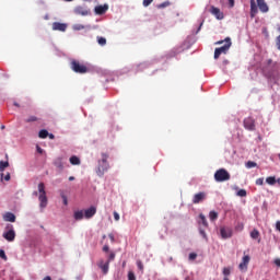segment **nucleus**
Returning a JSON list of instances; mask_svg holds the SVG:
<instances>
[{
  "instance_id": "obj_1",
  "label": "nucleus",
  "mask_w": 280,
  "mask_h": 280,
  "mask_svg": "<svg viewBox=\"0 0 280 280\" xmlns=\"http://www.w3.org/2000/svg\"><path fill=\"white\" fill-rule=\"evenodd\" d=\"M102 159L98 160V166L96 170L97 176H104L106 172H108V168L110 165L108 164V153H102L101 154Z\"/></svg>"
},
{
  "instance_id": "obj_2",
  "label": "nucleus",
  "mask_w": 280,
  "mask_h": 280,
  "mask_svg": "<svg viewBox=\"0 0 280 280\" xmlns=\"http://www.w3.org/2000/svg\"><path fill=\"white\" fill-rule=\"evenodd\" d=\"M214 180L217 183H226V180H231V173H229V171L225 168H219L214 173Z\"/></svg>"
},
{
  "instance_id": "obj_3",
  "label": "nucleus",
  "mask_w": 280,
  "mask_h": 280,
  "mask_svg": "<svg viewBox=\"0 0 280 280\" xmlns=\"http://www.w3.org/2000/svg\"><path fill=\"white\" fill-rule=\"evenodd\" d=\"M70 69H72L74 73H89V68L75 59L70 60Z\"/></svg>"
},
{
  "instance_id": "obj_4",
  "label": "nucleus",
  "mask_w": 280,
  "mask_h": 280,
  "mask_svg": "<svg viewBox=\"0 0 280 280\" xmlns=\"http://www.w3.org/2000/svg\"><path fill=\"white\" fill-rule=\"evenodd\" d=\"M38 191H39V207L40 209H45L47 207V191H45V183L38 184Z\"/></svg>"
},
{
  "instance_id": "obj_5",
  "label": "nucleus",
  "mask_w": 280,
  "mask_h": 280,
  "mask_svg": "<svg viewBox=\"0 0 280 280\" xmlns=\"http://www.w3.org/2000/svg\"><path fill=\"white\" fill-rule=\"evenodd\" d=\"M7 232L2 234V237L7 240V242H14L16 237V232H14V226L12 224L7 225Z\"/></svg>"
},
{
  "instance_id": "obj_6",
  "label": "nucleus",
  "mask_w": 280,
  "mask_h": 280,
  "mask_svg": "<svg viewBox=\"0 0 280 280\" xmlns=\"http://www.w3.org/2000/svg\"><path fill=\"white\" fill-rule=\"evenodd\" d=\"M223 43H225L223 46L217 48L220 50L221 54H228L229 49H231V38L226 37L224 40H219L215 43V45H222Z\"/></svg>"
},
{
  "instance_id": "obj_7",
  "label": "nucleus",
  "mask_w": 280,
  "mask_h": 280,
  "mask_svg": "<svg viewBox=\"0 0 280 280\" xmlns=\"http://www.w3.org/2000/svg\"><path fill=\"white\" fill-rule=\"evenodd\" d=\"M210 13L218 19V21H222L224 19V13L218 7H211Z\"/></svg>"
},
{
  "instance_id": "obj_8",
  "label": "nucleus",
  "mask_w": 280,
  "mask_h": 280,
  "mask_svg": "<svg viewBox=\"0 0 280 280\" xmlns=\"http://www.w3.org/2000/svg\"><path fill=\"white\" fill-rule=\"evenodd\" d=\"M206 199H207V192L205 191L198 192L192 198V205H200V202H202V200H206Z\"/></svg>"
},
{
  "instance_id": "obj_9",
  "label": "nucleus",
  "mask_w": 280,
  "mask_h": 280,
  "mask_svg": "<svg viewBox=\"0 0 280 280\" xmlns=\"http://www.w3.org/2000/svg\"><path fill=\"white\" fill-rule=\"evenodd\" d=\"M243 124L246 130H250V131L255 130V120L253 119V117L245 118Z\"/></svg>"
},
{
  "instance_id": "obj_10",
  "label": "nucleus",
  "mask_w": 280,
  "mask_h": 280,
  "mask_svg": "<svg viewBox=\"0 0 280 280\" xmlns=\"http://www.w3.org/2000/svg\"><path fill=\"white\" fill-rule=\"evenodd\" d=\"M220 233L223 240H229V237H233V230L231 228H221Z\"/></svg>"
},
{
  "instance_id": "obj_11",
  "label": "nucleus",
  "mask_w": 280,
  "mask_h": 280,
  "mask_svg": "<svg viewBox=\"0 0 280 280\" xmlns=\"http://www.w3.org/2000/svg\"><path fill=\"white\" fill-rule=\"evenodd\" d=\"M95 213H97V208L94 206H91L89 209L84 210V218L86 220H91V218H93Z\"/></svg>"
},
{
  "instance_id": "obj_12",
  "label": "nucleus",
  "mask_w": 280,
  "mask_h": 280,
  "mask_svg": "<svg viewBox=\"0 0 280 280\" xmlns=\"http://www.w3.org/2000/svg\"><path fill=\"white\" fill-rule=\"evenodd\" d=\"M52 30L55 32H67V24L60 23V22H55V23H52Z\"/></svg>"
},
{
  "instance_id": "obj_13",
  "label": "nucleus",
  "mask_w": 280,
  "mask_h": 280,
  "mask_svg": "<svg viewBox=\"0 0 280 280\" xmlns=\"http://www.w3.org/2000/svg\"><path fill=\"white\" fill-rule=\"evenodd\" d=\"M63 160L65 158L59 156V158H56L54 161L55 167H57V170H60V172L65 170V162H62Z\"/></svg>"
},
{
  "instance_id": "obj_14",
  "label": "nucleus",
  "mask_w": 280,
  "mask_h": 280,
  "mask_svg": "<svg viewBox=\"0 0 280 280\" xmlns=\"http://www.w3.org/2000/svg\"><path fill=\"white\" fill-rule=\"evenodd\" d=\"M248 264H250V256L246 255L243 257L242 262L238 265L240 270H247Z\"/></svg>"
},
{
  "instance_id": "obj_15",
  "label": "nucleus",
  "mask_w": 280,
  "mask_h": 280,
  "mask_svg": "<svg viewBox=\"0 0 280 280\" xmlns=\"http://www.w3.org/2000/svg\"><path fill=\"white\" fill-rule=\"evenodd\" d=\"M94 12L98 15L106 14L108 12V4L95 7Z\"/></svg>"
},
{
  "instance_id": "obj_16",
  "label": "nucleus",
  "mask_w": 280,
  "mask_h": 280,
  "mask_svg": "<svg viewBox=\"0 0 280 280\" xmlns=\"http://www.w3.org/2000/svg\"><path fill=\"white\" fill-rule=\"evenodd\" d=\"M109 266H110V262L108 261L104 262V260H100L98 262V268H101L103 275H108Z\"/></svg>"
},
{
  "instance_id": "obj_17",
  "label": "nucleus",
  "mask_w": 280,
  "mask_h": 280,
  "mask_svg": "<svg viewBox=\"0 0 280 280\" xmlns=\"http://www.w3.org/2000/svg\"><path fill=\"white\" fill-rule=\"evenodd\" d=\"M256 1L260 12L262 13L268 12L269 8H268V4L266 3V0H256Z\"/></svg>"
},
{
  "instance_id": "obj_18",
  "label": "nucleus",
  "mask_w": 280,
  "mask_h": 280,
  "mask_svg": "<svg viewBox=\"0 0 280 280\" xmlns=\"http://www.w3.org/2000/svg\"><path fill=\"white\" fill-rule=\"evenodd\" d=\"M74 13L79 14L80 16H89L90 12L84 7H77L74 9Z\"/></svg>"
},
{
  "instance_id": "obj_19",
  "label": "nucleus",
  "mask_w": 280,
  "mask_h": 280,
  "mask_svg": "<svg viewBox=\"0 0 280 280\" xmlns=\"http://www.w3.org/2000/svg\"><path fill=\"white\" fill-rule=\"evenodd\" d=\"M257 2H255V0H250V16L252 19H255V16H257Z\"/></svg>"
},
{
  "instance_id": "obj_20",
  "label": "nucleus",
  "mask_w": 280,
  "mask_h": 280,
  "mask_svg": "<svg viewBox=\"0 0 280 280\" xmlns=\"http://www.w3.org/2000/svg\"><path fill=\"white\" fill-rule=\"evenodd\" d=\"M3 220H4V222H16V215H14V213H12V212H7L3 215Z\"/></svg>"
},
{
  "instance_id": "obj_21",
  "label": "nucleus",
  "mask_w": 280,
  "mask_h": 280,
  "mask_svg": "<svg viewBox=\"0 0 280 280\" xmlns=\"http://www.w3.org/2000/svg\"><path fill=\"white\" fill-rule=\"evenodd\" d=\"M252 240H258V243L261 242V238H259V231L257 229H254L250 232Z\"/></svg>"
},
{
  "instance_id": "obj_22",
  "label": "nucleus",
  "mask_w": 280,
  "mask_h": 280,
  "mask_svg": "<svg viewBox=\"0 0 280 280\" xmlns=\"http://www.w3.org/2000/svg\"><path fill=\"white\" fill-rule=\"evenodd\" d=\"M199 224H202V226L207 229V226H209V223L207 222V218L205 217V214H199Z\"/></svg>"
},
{
  "instance_id": "obj_23",
  "label": "nucleus",
  "mask_w": 280,
  "mask_h": 280,
  "mask_svg": "<svg viewBox=\"0 0 280 280\" xmlns=\"http://www.w3.org/2000/svg\"><path fill=\"white\" fill-rule=\"evenodd\" d=\"M39 139H47L49 137V131L47 129H42L38 133Z\"/></svg>"
},
{
  "instance_id": "obj_24",
  "label": "nucleus",
  "mask_w": 280,
  "mask_h": 280,
  "mask_svg": "<svg viewBox=\"0 0 280 280\" xmlns=\"http://www.w3.org/2000/svg\"><path fill=\"white\" fill-rule=\"evenodd\" d=\"M84 219V211L79 210L74 212V220H83Z\"/></svg>"
},
{
  "instance_id": "obj_25",
  "label": "nucleus",
  "mask_w": 280,
  "mask_h": 280,
  "mask_svg": "<svg viewBox=\"0 0 280 280\" xmlns=\"http://www.w3.org/2000/svg\"><path fill=\"white\" fill-rule=\"evenodd\" d=\"M70 163H71V165H80V163H81L80 158L72 155L70 158Z\"/></svg>"
},
{
  "instance_id": "obj_26",
  "label": "nucleus",
  "mask_w": 280,
  "mask_h": 280,
  "mask_svg": "<svg viewBox=\"0 0 280 280\" xmlns=\"http://www.w3.org/2000/svg\"><path fill=\"white\" fill-rule=\"evenodd\" d=\"M266 184L267 185H276L277 184V178L275 176H269L266 178Z\"/></svg>"
},
{
  "instance_id": "obj_27",
  "label": "nucleus",
  "mask_w": 280,
  "mask_h": 280,
  "mask_svg": "<svg viewBox=\"0 0 280 280\" xmlns=\"http://www.w3.org/2000/svg\"><path fill=\"white\" fill-rule=\"evenodd\" d=\"M97 43L101 45V47H104L106 45V37L97 36Z\"/></svg>"
},
{
  "instance_id": "obj_28",
  "label": "nucleus",
  "mask_w": 280,
  "mask_h": 280,
  "mask_svg": "<svg viewBox=\"0 0 280 280\" xmlns=\"http://www.w3.org/2000/svg\"><path fill=\"white\" fill-rule=\"evenodd\" d=\"M5 167H10V163L0 161V172H4Z\"/></svg>"
},
{
  "instance_id": "obj_29",
  "label": "nucleus",
  "mask_w": 280,
  "mask_h": 280,
  "mask_svg": "<svg viewBox=\"0 0 280 280\" xmlns=\"http://www.w3.org/2000/svg\"><path fill=\"white\" fill-rule=\"evenodd\" d=\"M245 166L247 170H253V167H257V162L248 161Z\"/></svg>"
},
{
  "instance_id": "obj_30",
  "label": "nucleus",
  "mask_w": 280,
  "mask_h": 280,
  "mask_svg": "<svg viewBox=\"0 0 280 280\" xmlns=\"http://www.w3.org/2000/svg\"><path fill=\"white\" fill-rule=\"evenodd\" d=\"M236 196H238L240 198H246V196H247L246 189H240L236 192Z\"/></svg>"
},
{
  "instance_id": "obj_31",
  "label": "nucleus",
  "mask_w": 280,
  "mask_h": 280,
  "mask_svg": "<svg viewBox=\"0 0 280 280\" xmlns=\"http://www.w3.org/2000/svg\"><path fill=\"white\" fill-rule=\"evenodd\" d=\"M209 218H210V220H211L212 222L215 221V220H218V212H215V211H210Z\"/></svg>"
},
{
  "instance_id": "obj_32",
  "label": "nucleus",
  "mask_w": 280,
  "mask_h": 280,
  "mask_svg": "<svg viewBox=\"0 0 280 280\" xmlns=\"http://www.w3.org/2000/svg\"><path fill=\"white\" fill-rule=\"evenodd\" d=\"M32 121H38V117H36V116H30V117L26 119V124H32Z\"/></svg>"
},
{
  "instance_id": "obj_33",
  "label": "nucleus",
  "mask_w": 280,
  "mask_h": 280,
  "mask_svg": "<svg viewBox=\"0 0 280 280\" xmlns=\"http://www.w3.org/2000/svg\"><path fill=\"white\" fill-rule=\"evenodd\" d=\"M107 261L108 264H110V261H115V252L109 253Z\"/></svg>"
},
{
  "instance_id": "obj_34",
  "label": "nucleus",
  "mask_w": 280,
  "mask_h": 280,
  "mask_svg": "<svg viewBox=\"0 0 280 280\" xmlns=\"http://www.w3.org/2000/svg\"><path fill=\"white\" fill-rule=\"evenodd\" d=\"M222 54L218 48L214 49V60H218V58H220V56H222Z\"/></svg>"
},
{
  "instance_id": "obj_35",
  "label": "nucleus",
  "mask_w": 280,
  "mask_h": 280,
  "mask_svg": "<svg viewBox=\"0 0 280 280\" xmlns=\"http://www.w3.org/2000/svg\"><path fill=\"white\" fill-rule=\"evenodd\" d=\"M222 54L218 48L214 49V60H218V58H220V56H222Z\"/></svg>"
},
{
  "instance_id": "obj_36",
  "label": "nucleus",
  "mask_w": 280,
  "mask_h": 280,
  "mask_svg": "<svg viewBox=\"0 0 280 280\" xmlns=\"http://www.w3.org/2000/svg\"><path fill=\"white\" fill-rule=\"evenodd\" d=\"M0 258L4 261H8V256L5 255V252L3 249H0Z\"/></svg>"
},
{
  "instance_id": "obj_37",
  "label": "nucleus",
  "mask_w": 280,
  "mask_h": 280,
  "mask_svg": "<svg viewBox=\"0 0 280 280\" xmlns=\"http://www.w3.org/2000/svg\"><path fill=\"white\" fill-rule=\"evenodd\" d=\"M223 275L224 277L229 278V275H231V269L229 267L223 268Z\"/></svg>"
},
{
  "instance_id": "obj_38",
  "label": "nucleus",
  "mask_w": 280,
  "mask_h": 280,
  "mask_svg": "<svg viewBox=\"0 0 280 280\" xmlns=\"http://www.w3.org/2000/svg\"><path fill=\"white\" fill-rule=\"evenodd\" d=\"M197 257H198V254H196V253H190L189 256H188V259H189L190 261H194Z\"/></svg>"
},
{
  "instance_id": "obj_39",
  "label": "nucleus",
  "mask_w": 280,
  "mask_h": 280,
  "mask_svg": "<svg viewBox=\"0 0 280 280\" xmlns=\"http://www.w3.org/2000/svg\"><path fill=\"white\" fill-rule=\"evenodd\" d=\"M128 280H137V277L135 276V272H132V271L128 272Z\"/></svg>"
},
{
  "instance_id": "obj_40",
  "label": "nucleus",
  "mask_w": 280,
  "mask_h": 280,
  "mask_svg": "<svg viewBox=\"0 0 280 280\" xmlns=\"http://www.w3.org/2000/svg\"><path fill=\"white\" fill-rule=\"evenodd\" d=\"M61 198L63 200V205L67 207V205H69V200L67 199V195H65L63 192H61Z\"/></svg>"
},
{
  "instance_id": "obj_41",
  "label": "nucleus",
  "mask_w": 280,
  "mask_h": 280,
  "mask_svg": "<svg viewBox=\"0 0 280 280\" xmlns=\"http://www.w3.org/2000/svg\"><path fill=\"white\" fill-rule=\"evenodd\" d=\"M73 30H75L77 32H80V30H84V25H82V24H75V25L73 26Z\"/></svg>"
},
{
  "instance_id": "obj_42",
  "label": "nucleus",
  "mask_w": 280,
  "mask_h": 280,
  "mask_svg": "<svg viewBox=\"0 0 280 280\" xmlns=\"http://www.w3.org/2000/svg\"><path fill=\"white\" fill-rule=\"evenodd\" d=\"M137 266L141 272H143V262L141 260H137Z\"/></svg>"
},
{
  "instance_id": "obj_43",
  "label": "nucleus",
  "mask_w": 280,
  "mask_h": 280,
  "mask_svg": "<svg viewBox=\"0 0 280 280\" xmlns=\"http://www.w3.org/2000/svg\"><path fill=\"white\" fill-rule=\"evenodd\" d=\"M152 1H154V0H143L142 5L144 8H148L152 3Z\"/></svg>"
},
{
  "instance_id": "obj_44",
  "label": "nucleus",
  "mask_w": 280,
  "mask_h": 280,
  "mask_svg": "<svg viewBox=\"0 0 280 280\" xmlns=\"http://www.w3.org/2000/svg\"><path fill=\"white\" fill-rule=\"evenodd\" d=\"M167 5H170V2H163V3H161V4H158V8L161 10V9H163V8H167Z\"/></svg>"
},
{
  "instance_id": "obj_45",
  "label": "nucleus",
  "mask_w": 280,
  "mask_h": 280,
  "mask_svg": "<svg viewBox=\"0 0 280 280\" xmlns=\"http://www.w3.org/2000/svg\"><path fill=\"white\" fill-rule=\"evenodd\" d=\"M199 233L203 237V240H207V232H205V230L200 229Z\"/></svg>"
},
{
  "instance_id": "obj_46",
  "label": "nucleus",
  "mask_w": 280,
  "mask_h": 280,
  "mask_svg": "<svg viewBox=\"0 0 280 280\" xmlns=\"http://www.w3.org/2000/svg\"><path fill=\"white\" fill-rule=\"evenodd\" d=\"M256 185H259V186L264 185V177L256 179Z\"/></svg>"
},
{
  "instance_id": "obj_47",
  "label": "nucleus",
  "mask_w": 280,
  "mask_h": 280,
  "mask_svg": "<svg viewBox=\"0 0 280 280\" xmlns=\"http://www.w3.org/2000/svg\"><path fill=\"white\" fill-rule=\"evenodd\" d=\"M276 45H277V49H279L280 51V35L277 37Z\"/></svg>"
},
{
  "instance_id": "obj_48",
  "label": "nucleus",
  "mask_w": 280,
  "mask_h": 280,
  "mask_svg": "<svg viewBox=\"0 0 280 280\" xmlns=\"http://www.w3.org/2000/svg\"><path fill=\"white\" fill-rule=\"evenodd\" d=\"M114 219L116 222H119V213H117V211L114 212Z\"/></svg>"
},
{
  "instance_id": "obj_49",
  "label": "nucleus",
  "mask_w": 280,
  "mask_h": 280,
  "mask_svg": "<svg viewBox=\"0 0 280 280\" xmlns=\"http://www.w3.org/2000/svg\"><path fill=\"white\" fill-rule=\"evenodd\" d=\"M108 250H110V247H108V245H104L103 253H108Z\"/></svg>"
},
{
  "instance_id": "obj_50",
  "label": "nucleus",
  "mask_w": 280,
  "mask_h": 280,
  "mask_svg": "<svg viewBox=\"0 0 280 280\" xmlns=\"http://www.w3.org/2000/svg\"><path fill=\"white\" fill-rule=\"evenodd\" d=\"M236 231H244V224H238L237 226H236Z\"/></svg>"
},
{
  "instance_id": "obj_51",
  "label": "nucleus",
  "mask_w": 280,
  "mask_h": 280,
  "mask_svg": "<svg viewBox=\"0 0 280 280\" xmlns=\"http://www.w3.org/2000/svg\"><path fill=\"white\" fill-rule=\"evenodd\" d=\"M273 262L278 268H280V258H276Z\"/></svg>"
},
{
  "instance_id": "obj_52",
  "label": "nucleus",
  "mask_w": 280,
  "mask_h": 280,
  "mask_svg": "<svg viewBox=\"0 0 280 280\" xmlns=\"http://www.w3.org/2000/svg\"><path fill=\"white\" fill-rule=\"evenodd\" d=\"M229 4H230V8H234V5H235V0H229Z\"/></svg>"
},
{
  "instance_id": "obj_53",
  "label": "nucleus",
  "mask_w": 280,
  "mask_h": 280,
  "mask_svg": "<svg viewBox=\"0 0 280 280\" xmlns=\"http://www.w3.org/2000/svg\"><path fill=\"white\" fill-rule=\"evenodd\" d=\"M276 229H277V231L280 232V221H277V222H276Z\"/></svg>"
},
{
  "instance_id": "obj_54",
  "label": "nucleus",
  "mask_w": 280,
  "mask_h": 280,
  "mask_svg": "<svg viewBox=\"0 0 280 280\" xmlns=\"http://www.w3.org/2000/svg\"><path fill=\"white\" fill-rule=\"evenodd\" d=\"M108 237H109L110 242H115V235L108 234Z\"/></svg>"
},
{
  "instance_id": "obj_55",
  "label": "nucleus",
  "mask_w": 280,
  "mask_h": 280,
  "mask_svg": "<svg viewBox=\"0 0 280 280\" xmlns=\"http://www.w3.org/2000/svg\"><path fill=\"white\" fill-rule=\"evenodd\" d=\"M37 152H38V154H43V149L38 145H37Z\"/></svg>"
},
{
  "instance_id": "obj_56",
  "label": "nucleus",
  "mask_w": 280,
  "mask_h": 280,
  "mask_svg": "<svg viewBox=\"0 0 280 280\" xmlns=\"http://www.w3.org/2000/svg\"><path fill=\"white\" fill-rule=\"evenodd\" d=\"M4 180H10V173L4 176Z\"/></svg>"
},
{
  "instance_id": "obj_57",
  "label": "nucleus",
  "mask_w": 280,
  "mask_h": 280,
  "mask_svg": "<svg viewBox=\"0 0 280 280\" xmlns=\"http://www.w3.org/2000/svg\"><path fill=\"white\" fill-rule=\"evenodd\" d=\"M49 139H56V136L54 133H48Z\"/></svg>"
},
{
  "instance_id": "obj_58",
  "label": "nucleus",
  "mask_w": 280,
  "mask_h": 280,
  "mask_svg": "<svg viewBox=\"0 0 280 280\" xmlns=\"http://www.w3.org/2000/svg\"><path fill=\"white\" fill-rule=\"evenodd\" d=\"M43 280H51V277L46 276Z\"/></svg>"
},
{
  "instance_id": "obj_59",
  "label": "nucleus",
  "mask_w": 280,
  "mask_h": 280,
  "mask_svg": "<svg viewBox=\"0 0 280 280\" xmlns=\"http://www.w3.org/2000/svg\"><path fill=\"white\" fill-rule=\"evenodd\" d=\"M69 180H75V177L70 176V177H69Z\"/></svg>"
},
{
  "instance_id": "obj_60",
  "label": "nucleus",
  "mask_w": 280,
  "mask_h": 280,
  "mask_svg": "<svg viewBox=\"0 0 280 280\" xmlns=\"http://www.w3.org/2000/svg\"><path fill=\"white\" fill-rule=\"evenodd\" d=\"M4 129H5V126L2 125V126H1V130H4Z\"/></svg>"
},
{
  "instance_id": "obj_61",
  "label": "nucleus",
  "mask_w": 280,
  "mask_h": 280,
  "mask_svg": "<svg viewBox=\"0 0 280 280\" xmlns=\"http://www.w3.org/2000/svg\"><path fill=\"white\" fill-rule=\"evenodd\" d=\"M185 280H191V278H189V277H186V278H185Z\"/></svg>"
},
{
  "instance_id": "obj_62",
  "label": "nucleus",
  "mask_w": 280,
  "mask_h": 280,
  "mask_svg": "<svg viewBox=\"0 0 280 280\" xmlns=\"http://www.w3.org/2000/svg\"><path fill=\"white\" fill-rule=\"evenodd\" d=\"M14 106H18V107H19V103H14Z\"/></svg>"
},
{
  "instance_id": "obj_63",
  "label": "nucleus",
  "mask_w": 280,
  "mask_h": 280,
  "mask_svg": "<svg viewBox=\"0 0 280 280\" xmlns=\"http://www.w3.org/2000/svg\"><path fill=\"white\" fill-rule=\"evenodd\" d=\"M277 183H279V184H280V178H278Z\"/></svg>"
},
{
  "instance_id": "obj_64",
  "label": "nucleus",
  "mask_w": 280,
  "mask_h": 280,
  "mask_svg": "<svg viewBox=\"0 0 280 280\" xmlns=\"http://www.w3.org/2000/svg\"><path fill=\"white\" fill-rule=\"evenodd\" d=\"M223 280H229V278L225 277Z\"/></svg>"
}]
</instances>
